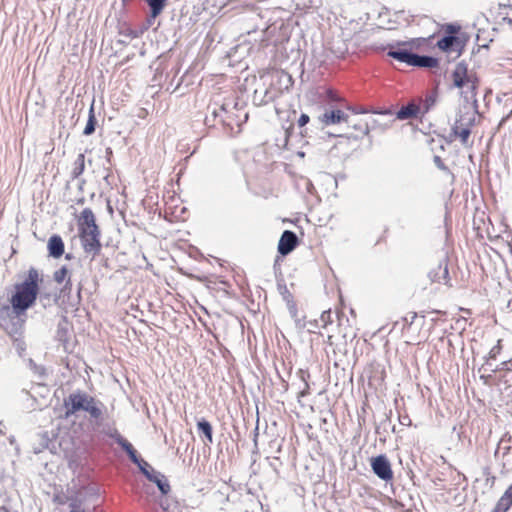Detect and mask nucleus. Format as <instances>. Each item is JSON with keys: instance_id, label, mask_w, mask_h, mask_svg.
I'll list each match as a JSON object with an SVG mask.
<instances>
[{"instance_id": "1", "label": "nucleus", "mask_w": 512, "mask_h": 512, "mask_svg": "<svg viewBox=\"0 0 512 512\" xmlns=\"http://www.w3.org/2000/svg\"><path fill=\"white\" fill-rule=\"evenodd\" d=\"M42 278L35 268H30L27 277L22 283L15 285V292L10 298L12 308L23 314L36 301L39 293V283Z\"/></svg>"}, {"instance_id": "2", "label": "nucleus", "mask_w": 512, "mask_h": 512, "mask_svg": "<svg viewBox=\"0 0 512 512\" xmlns=\"http://www.w3.org/2000/svg\"><path fill=\"white\" fill-rule=\"evenodd\" d=\"M77 224L84 251L97 255L101 249V232L94 212L90 208H84L78 217Z\"/></svg>"}, {"instance_id": "3", "label": "nucleus", "mask_w": 512, "mask_h": 512, "mask_svg": "<svg viewBox=\"0 0 512 512\" xmlns=\"http://www.w3.org/2000/svg\"><path fill=\"white\" fill-rule=\"evenodd\" d=\"M65 418H69L78 411H85L90 418L98 421L103 415V404L86 392L76 391L64 400Z\"/></svg>"}, {"instance_id": "4", "label": "nucleus", "mask_w": 512, "mask_h": 512, "mask_svg": "<svg viewBox=\"0 0 512 512\" xmlns=\"http://www.w3.org/2000/svg\"><path fill=\"white\" fill-rule=\"evenodd\" d=\"M452 84L459 89L461 95L467 100L476 98L479 78L474 69L469 68L464 62H459L451 73Z\"/></svg>"}, {"instance_id": "5", "label": "nucleus", "mask_w": 512, "mask_h": 512, "mask_svg": "<svg viewBox=\"0 0 512 512\" xmlns=\"http://www.w3.org/2000/svg\"><path fill=\"white\" fill-rule=\"evenodd\" d=\"M260 80L264 85H269L264 90V95L268 100L275 99L292 84L291 76L282 70L266 72L261 75Z\"/></svg>"}, {"instance_id": "6", "label": "nucleus", "mask_w": 512, "mask_h": 512, "mask_svg": "<svg viewBox=\"0 0 512 512\" xmlns=\"http://www.w3.org/2000/svg\"><path fill=\"white\" fill-rule=\"evenodd\" d=\"M25 314L16 311L10 306H3L0 309V326L14 340L22 335Z\"/></svg>"}, {"instance_id": "7", "label": "nucleus", "mask_w": 512, "mask_h": 512, "mask_svg": "<svg viewBox=\"0 0 512 512\" xmlns=\"http://www.w3.org/2000/svg\"><path fill=\"white\" fill-rule=\"evenodd\" d=\"M387 54L408 66L429 68L437 66V60L435 58L414 54L403 47L391 48Z\"/></svg>"}, {"instance_id": "8", "label": "nucleus", "mask_w": 512, "mask_h": 512, "mask_svg": "<svg viewBox=\"0 0 512 512\" xmlns=\"http://www.w3.org/2000/svg\"><path fill=\"white\" fill-rule=\"evenodd\" d=\"M370 465L372 471L381 480L388 482L393 479L391 464L385 455H379L371 458Z\"/></svg>"}, {"instance_id": "9", "label": "nucleus", "mask_w": 512, "mask_h": 512, "mask_svg": "<svg viewBox=\"0 0 512 512\" xmlns=\"http://www.w3.org/2000/svg\"><path fill=\"white\" fill-rule=\"evenodd\" d=\"M139 469L151 482L157 485L163 495L170 491V484L166 477L160 472L155 471L148 462H143V466Z\"/></svg>"}, {"instance_id": "10", "label": "nucleus", "mask_w": 512, "mask_h": 512, "mask_svg": "<svg viewBox=\"0 0 512 512\" xmlns=\"http://www.w3.org/2000/svg\"><path fill=\"white\" fill-rule=\"evenodd\" d=\"M437 46L440 50L447 53L448 55L457 58L461 55L463 50V42L462 40L453 35L445 36L440 39L437 43Z\"/></svg>"}, {"instance_id": "11", "label": "nucleus", "mask_w": 512, "mask_h": 512, "mask_svg": "<svg viewBox=\"0 0 512 512\" xmlns=\"http://www.w3.org/2000/svg\"><path fill=\"white\" fill-rule=\"evenodd\" d=\"M320 121L325 126L335 125L341 122L350 123L348 115L340 109L325 111L320 117Z\"/></svg>"}, {"instance_id": "12", "label": "nucleus", "mask_w": 512, "mask_h": 512, "mask_svg": "<svg viewBox=\"0 0 512 512\" xmlns=\"http://www.w3.org/2000/svg\"><path fill=\"white\" fill-rule=\"evenodd\" d=\"M297 245V236L294 232L286 230L283 232L279 243L278 251L282 255L289 254Z\"/></svg>"}, {"instance_id": "13", "label": "nucleus", "mask_w": 512, "mask_h": 512, "mask_svg": "<svg viewBox=\"0 0 512 512\" xmlns=\"http://www.w3.org/2000/svg\"><path fill=\"white\" fill-rule=\"evenodd\" d=\"M49 255L53 258H59L64 253V242L59 235H52L48 240Z\"/></svg>"}, {"instance_id": "14", "label": "nucleus", "mask_w": 512, "mask_h": 512, "mask_svg": "<svg viewBox=\"0 0 512 512\" xmlns=\"http://www.w3.org/2000/svg\"><path fill=\"white\" fill-rule=\"evenodd\" d=\"M419 112L420 107L413 103H410L407 106H403L401 109H399L396 113V117L399 120H407L416 117Z\"/></svg>"}, {"instance_id": "15", "label": "nucleus", "mask_w": 512, "mask_h": 512, "mask_svg": "<svg viewBox=\"0 0 512 512\" xmlns=\"http://www.w3.org/2000/svg\"><path fill=\"white\" fill-rule=\"evenodd\" d=\"M431 280L433 282H444L447 283L448 279V269L447 266L439 265L435 270L431 271L429 274Z\"/></svg>"}, {"instance_id": "16", "label": "nucleus", "mask_w": 512, "mask_h": 512, "mask_svg": "<svg viewBox=\"0 0 512 512\" xmlns=\"http://www.w3.org/2000/svg\"><path fill=\"white\" fill-rule=\"evenodd\" d=\"M53 277L58 284H61L64 281H66L65 289H71V279L70 277H68V269L65 266L55 271Z\"/></svg>"}, {"instance_id": "17", "label": "nucleus", "mask_w": 512, "mask_h": 512, "mask_svg": "<svg viewBox=\"0 0 512 512\" xmlns=\"http://www.w3.org/2000/svg\"><path fill=\"white\" fill-rule=\"evenodd\" d=\"M453 134L456 138L460 139L462 144H466L469 136H470V129L469 127H463L461 124L456 123L454 127L452 128Z\"/></svg>"}, {"instance_id": "18", "label": "nucleus", "mask_w": 512, "mask_h": 512, "mask_svg": "<svg viewBox=\"0 0 512 512\" xmlns=\"http://www.w3.org/2000/svg\"><path fill=\"white\" fill-rule=\"evenodd\" d=\"M150 8V11H151V17L153 18H156L157 16H159L165 5H166V0H145Z\"/></svg>"}, {"instance_id": "19", "label": "nucleus", "mask_w": 512, "mask_h": 512, "mask_svg": "<svg viewBox=\"0 0 512 512\" xmlns=\"http://www.w3.org/2000/svg\"><path fill=\"white\" fill-rule=\"evenodd\" d=\"M438 99V94L436 91H432L428 94L423 102V113H427L434 105L436 104Z\"/></svg>"}, {"instance_id": "20", "label": "nucleus", "mask_w": 512, "mask_h": 512, "mask_svg": "<svg viewBox=\"0 0 512 512\" xmlns=\"http://www.w3.org/2000/svg\"><path fill=\"white\" fill-rule=\"evenodd\" d=\"M95 125H96V118L94 115L93 107H91V109L89 111V118H88L87 124L83 131L84 135H91L95 131Z\"/></svg>"}, {"instance_id": "21", "label": "nucleus", "mask_w": 512, "mask_h": 512, "mask_svg": "<svg viewBox=\"0 0 512 512\" xmlns=\"http://www.w3.org/2000/svg\"><path fill=\"white\" fill-rule=\"evenodd\" d=\"M84 168H85V156H84V154L81 153L78 155V157L74 163V168H73L74 176L78 177L79 175H81L84 171Z\"/></svg>"}, {"instance_id": "22", "label": "nucleus", "mask_w": 512, "mask_h": 512, "mask_svg": "<svg viewBox=\"0 0 512 512\" xmlns=\"http://www.w3.org/2000/svg\"><path fill=\"white\" fill-rule=\"evenodd\" d=\"M198 430L202 432L208 439L209 442H212V427L210 423L206 420L199 421Z\"/></svg>"}, {"instance_id": "23", "label": "nucleus", "mask_w": 512, "mask_h": 512, "mask_svg": "<svg viewBox=\"0 0 512 512\" xmlns=\"http://www.w3.org/2000/svg\"><path fill=\"white\" fill-rule=\"evenodd\" d=\"M351 127L353 128V130L360 132L362 134H367L369 132V126L367 122L364 121L354 122Z\"/></svg>"}, {"instance_id": "24", "label": "nucleus", "mask_w": 512, "mask_h": 512, "mask_svg": "<svg viewBox=\"0 0 512 512\" xmlns=\"http://www.w3.org/2000/svg\"><path fill=\"white\" fill-rule=\"evenodd\" d=\"M116 442L127 452L129 453V451L133 450L134 447L132 446V444L130 442H128L125 438H123L122 436L118 435L117 438H116Z\"/></svg>"}, {"instance_id": "25", "label": "nucleus", "mask_w": 512, "mask_h": 512, "mask_svg": "<svg viewBox=\"0 0 512 512\" xmlns=\"http://www.w3.org/2000/svg\"><path fill=\"white\" fill-rule=\"evenodd\" d=\"M129 455V458L131 459V461L135 464H137V466L140 468L141 466H143V462H145L143 459H140L137 455V452L135 449L129 451V453H127Z\"/></svg>"}, {"instance_id": "26", "label": "nucleus", "mask_w": 512, "mask_h": 512, "mask_svg": "<svg viewBox=\"0 0 512 512\" xmlns=\"http://www.w3.org/2000/svg\"><path fill=\"white\" fill-rule=\"evenodd\" d=\"M501 348V340H498L497 344L494 347H492L491 350L489 351V358L496 359V357L501 351Z\"/></svg>"}, {"instance_id": "27", "label": "nucleus", "mask_w": 512, "mask_h": 512, "mask_svg": "<svg viewBox=\"0 0 512 512\" xmlns=\"http://www.w3.org/2000/svg\"><path fill=\"white\" fill-rule=\"evenodd\" d=\"M309 122V116L306 114H302L298 119V125L300 127L305 126Z\"/></svg>"}, {"instance_id": "28", "label": "nucleus", "mask_w": 512, "mask_h": 512, "mask_svg": "<svg viewBox=\"0 0 512 512\" xmlns=\"http://www.w3.org/2000/svg\"><path fill=\"white\" fill-rule=\"evenodd\" d=\"M330 318H331V312L330 311H324L321 314V321L324 323V325H326L328 322H330Z\"/></svg>"}, {"instance_id": "29", "label": "nucleus", "mask_w": 512, "mask_h": 512, "mask_svg": "<svg viewBox=\"0 0 512 512\" xmlns=\"http://www.w3.org/2000/svg\"><path fill=\"white\" fill-rule=\"evenodd\" d=\"M401 424L403 425H410L411 420L408 417H405L403 420H401Z\"/></svg>"}, {"instance_id": "30", "label": "nucleus", "mask_w": 512, "mask_h": 512, "mask_svg": "<svg viewBox=\"0 0 512 512\" xmlns=\"http://www.w3.org/2000/svg\"><path fill=\"white\" fill-rule=\"evenodd\" d=\"M447 30H448V32L453 34V33H455L457 31V28L452 26V25H449Z\"/></svg>"}, {"instance_id": "31", "label": "nucleus", "mask_w": 512, "mask_h": 512, "mask_svg": "<svg viewBox=\"0 0 512 512\" xmlns=\"http://www.w3.org/2000/svg\"><path fill=\"white\" fill-rule=\"evenodd\" d=\"M150 489H151L150 486H145L144 487V492L148 495V494H150Z\"/></svg>"}, {"instance_id": "32", "label": "nucleus", "mask_w": 512, "mask_h": 512, "mask_svg": "<svg viewBox=\"0 0 512 512\" xmlns=\"http://www.w3.org/2000/svg\"><path fill=\"white\" fill-rule=\"evenodd\" d=\"M416 317H417L416 313L413 312V313L410 314L411 321H413Z\"/></svg>"}, {"instance_id": "33", "label": "nucleus", "mask_w": 512, "mask_h": 512, "mask_svg": "<svg viewBox=\"0 0 512 512\" xmlns=\"http://www.w3.org/2000/svg\"><path fill=\"white\" fill-rule=\"evenodd\" d=\"M15 341L17 342V347H18L19 349H23V348H22V342H21V341H19V339H18V340H15Z\"/></svg>"}, {"instance_id": "34", "label": "nucleus", "mask_w": 512, "mask_h": 512, "mask_svg": "<svg viewBox=\"0 0 512 512\" xmlns=\"http://www.w3.org/2000/svg\"><path fill=\"white\" fill-rule=\"evenodd\" d=\"M435 161L437 162L438 167H442V165L440 164L441 160H440V158H439V157H436V158H435Z\"/></svg>"}, {"instance_id": "35", "label": "nucleus", "mask_w": 512, "mask_h": 512, "mask_svg": "<svg viewBox=\"0 0 512 512\" xmlns=\"http://www.w3.org/2000/svg\"><path fill=\"white\" fill-rule=\"evenodd\" d=\"M435 161L437 162L438 167H442V165L440 164L441 160H440V158H439V157H436V158H435Z\"/></svg>"}, {"instance_id": "36", "label": "nucleus", "mask_w": 512, "mask_h": 512, "mask_svg": "<svg viewBox=\"0 0 512 512\" xmlns=\"http://www.w3.org/2000/svg\"><path fill=\"white\" fill-rule=\"evenodd\" d=\"M493 512H496V509L494 508Z\"/></svg>"}]
</instances>
